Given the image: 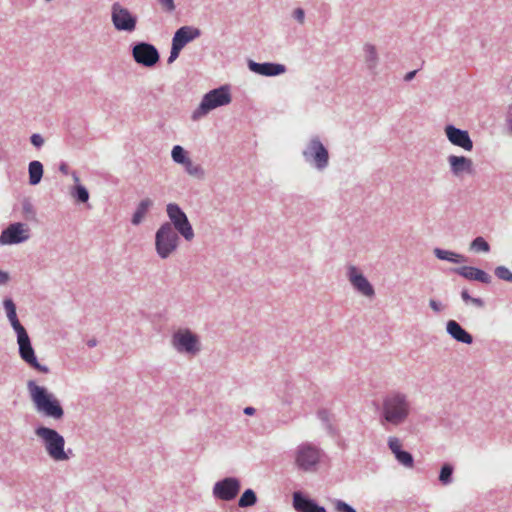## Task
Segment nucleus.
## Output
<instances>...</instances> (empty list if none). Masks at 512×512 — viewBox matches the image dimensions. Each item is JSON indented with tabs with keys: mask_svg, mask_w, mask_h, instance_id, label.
Wrapping results in <instances>:
<instances>
[{
	"mask_svg": "<svg viewBox=\"0 0 512 512\" xmlns=\"http://www.w3.org/2000/svg\"><path fill=\"white\" fill-rule=\"evenodd\" d=\"M152 206H153V201L150 198L142 199L138 203V205L132 215L131 223L135 226L140 225L143 222V220L145 219L149 209Z\"/></svg>",
	"mask_w": 512,
	"mask_h": 512,
	"instance_id": "nucleus-24",
	"label": "nucleus"
},
{
	"mask_svg": "<svg viewBox=\"0 0 512 512\" xmlns=\"http://www.w3.org/2000/svg\"><path fill=\"white\" fill-rule=\"evenodd\" d=\"M399 464L405 468H412L414 466V458L408 451L401 450L394 455Z\"/></svg>",
	"mask_w": 512,
	"mask_h": 512,
	"instance_id": "nucleus-33",
	"label": "nucleus"
},
{
	"mask_svg": "<svg viewBox=\"0 0 512 512\" xmlns=\"http://www.w3.org/2000/svg\"><path fill=\"white\" fill-rule=\"evenodd\" d=\"M326 453L313 442L305 441L298 444L292 452L294 468L301 473L315 474L325 463Z\"/></svg>",
	"mask_w": 512,
	"mask_h": 512,
	"instance_id": "nucleus-2",
	"label": "nucleus"
},
{
	"mask_svg": "<svg viewBox=\"0 0 512 512\" xmlns=\"http://www.w3.org/2000/svg\"><path fill=\"white\" fill-rule=\"evenodd\" d=\"M59 171L63 174H69V168L67 166V164L65 163H62L60 166H59Z\"/></svg>",
	"mask_w": 512,
	"mask_h": 512,
	"instance_id": "nucleus-49",
	"label": "nucleus"
},
{
	"mask_svg": "<svg viewBox=\"0 0 512 512\" xmlns=\"http://www.w3.org/2000/svg\"><path fill=\"white\" fill-rule=\"evenodd\" d=\"M416 73H417V70H413V71L406 73L404 76V80L406 82L411 81L415 77Z\"/></svg>",
	"mask_w": 512,
	"mask_h": 512,
	"instance_id": "nucleus-47",
	"label": "nucleus"
},
{
	"mask_svg": "<svg viewBox=\"0 0 512 512\" xmlns=\"http://www.w3.org/2000/svg\"><path fill=\"white\" fill-rule=\"evenodd\" d=\"M171 158L173 162L182 166L190 159L188 152L180 145L173 146L171 150Z\"/></svg>",
	"mask_w": 512,
	"mask_h": 512,
	"instance_id": "nucleus-31",
	"label": "nucleus"
},
{
	"mask_svg": "<svg viewBox=\"0 0 512 512\" xmlns=\"http://www.w3.org/2000/svg\"><path fill=\"white\" fill-rule=\"evenodd\" d=\"M453 473H454V466L451 463H444L441 466L440 472H439V482L443 486H448L453 482Z\"/></svg>",
	"mask_w": 512,
	"mask_h": 512,
	"instance_id": "nucleus-28",
	"label": "nucleus"
},
{
	"mask_svg": "<svg viewBox=\"0 0 512 512\" xmlns=\"http://www.w3.org/2000/svg\"><path fill=\"white\" fill-rule=\"evenodd\" d=\"M30 142L31 144L36 147V148H41L43 145H44V138L42 137V135L38 134V133H34L31 135L30 137Z\"/></svg>",
	"mask_w": 512,
	"mask_h": 512,
	"instance_id": "nucleus-39",
	"label": "nucleus"
},
{
	"mask_svg": "<svg viewBox=\"0 0 512 512\" xmlns=\"http://www.w3.org/2000/svg\"><path fill=\"white\" fill-rule=\"evenodd\" d=\"M171 346L179 354L196 356L202 350L200 337L189 328H179L171 336Z\"/></svg>",
	"mask_w": 512,
	"mask_h": 512,
	"instance_id": "nucleus-8",
	"label": "nucleus"
},
{
	"mask_svg": "<svg viewBox=\"0 0 512 512\" xmlns=\"http://www.w3.org/2000/svg\"><path fill=\"white\" fill-rule=\"evenodd\" d=\"M447 162L451 174L456 178H464L474 173L473 161L470 158L459 155H449Z\"/></svg>",
	"mask_w": 512,
	"mask_h": 512,
	"instance_id": "nucleus-17",
	"label": "nucleus"
},
{
	"mask_svg": "<svg viewBox=\"0 0 512 512\" xmlns=\"http://www.w3.org/2000/svg\"><path fill=\"white\" fill-rule=\"evenodd\" d=\"M179 235L171 223L164 222L160 225L155 233V251L160 259H168L177 251L180 244Z\"/></svg>",
	"mask_w": 512,
	"mask_h": 512,
	"instance_id": "nucleus-7",
	"label": "nucleus"
},
{
	"mask_svg": "<svg viewBox=\"0 0 512 512\" xmlns=\"http://www.w3.org/2000/svg\"><path fill=\"white\" fill-rule=\"evenodd\" d=\"M162 9L166 12H173L176 8L174 0H158Z\"/></svg>",
	"mask_w": 512,
	"mask_h": 512,
	"instance_id": "nucleus-41",
	"label": "nucleus"
},
{
	"mask_svg": "<svg viewBox=\"0 0 512 512\" xmlns=\"http://www.w3.org/2000/svg\"><path fill=\"white\" fill-rule=\"evenodd\" d=\"M243 412H244L245 415L252 416V415L255 414L256 409L254 407L247 406V407L244 408Z\"/></svg>",
	"mask_w": 512,
	"mask_h": 512,
	"instance_id": "nucleus-48",
	"label": "nucleus"
},
{
	"mask_svg": "<svg viewBox=\"0 0 512 512\" xmlns=\"http://www.w3.org/2000/svg\"><path fill=\"white\" fill-rule=\"evenodd\" d=\"M436 258L443 261H448L455 264H461L467 262V258L464 255L456 252L445 250L441 248H435L433 251Z\"/></svg>",
	"mask_w": 512,
	"mask_h": 512,
	"instance_id": "nucleus-25",
	"label": "nucleus"
},
{
	"mask_svg": "<svg viewBox=\"0 0 512 512\" xmlns=\"http://www.w3.org/2000/svg\"><path fill=\"white\" fill-rule=\"evenodd\" d=\"M387 446L390 451L395 455L402 450V441L396 436H389L387 439Z\"/></svg>",
	"mask_w": 512,
	"mask_h": 512,
	"instance_id": "nucleus-35",
	"label": "nucleus"
},
{
	"mask_svg": "<svg viewBox=\"0 0 512 512\" xmlns=\"http://www.w3.org/2000/svg\"><path fill=\"white\" fill-rule=\"evenodd\" d=\"M111 22L117 31L132 33L137 26V16L119 2H115L111 6Z\"/></svg>",
	"mask_w": 512,
	"mask_h": 512,
	"instance_id": "nucleus-10",
	"label": "nucleus"
},
{
	"mask_svg": "<svg viewBox=\"0 0 512 512\" xmlns=\"http://www.w3.org/2000/svg\"><path fill=\"white\" fill-rule=\"evenodd\" d=\"M71 196L81 203H86L89 200V192L82 184H76L72 188Z\"/></svg>",
	"mask_w": 512,
	"mask_h": 512,
	"instance_id": "nucleus-32",
	"label": "nucleus"
},
{
	"mask_svg": "<svg viewBox=\"0 0 512 512\" xmlns=\"http://www.w3.org/2000/svg\"><path fill=\"white\" fill-rule=\"evenodd\" d=\"M185 172L194 178H197L199 180L203 179L205 177V171L204 169L199 165L195 164L191 159H189L184 165H183Z\"/></svg>",
	"mask_w": 512,
	"mask_h": 512,
	"instance_id": "nucleus-30",
	"label": "nucleus"
},
{
	"mask_svg": "<svg viewBox=\"0 0 512 512\" xmlns=\"http://www.w3.org/2000/svg\"><path fill=\"white\" fill-rule=\"evenodd\" d=\"M16 336L21 359L29 364L32 368L40 372L47 373L49 369L47 366L41 365L38 362L26 329L16 332Z\"/></svg>",
	"mask_w": 512,
	"mask_h": 512,
	"instance_id": "nucleus-12",
	"label": "nucleus"
},
{
	"mask_svg": "<svg viewBox=\"0 0 512 512\" xmlns=\"http://www.w3.org/2000/svg\"><path fill=\"white\" fill-rule=\"evenodd\" d=\"M346 277L352 288L361 296L367 299L375 297V289L363 272L355 265L346 267Z\"/></svg>",
	"mask_w": 512,
	"mask_h": 512,
	"instance_id": "nucleus-11",
	"label": "nucleus"
},
{
	"mask_svg": "<svg viewBox=\"0 0 512 512\" xmlns=\"http://www.w3.org/2000/svg\"><path fill=\"white\" fill-rule=\"evenodd\" d=\"M301 155L304 162L318 172L325 171L330 165L329 150L317 134L306 140Z\"/></svg>",
	"mask_w": 512,
	"mask_h": 512,
	"instance_id": "nucleus-4",
	"label": "nucleus"
},
{
	"mask_svg": "<svg viewBox=\"0 0 512 512\" xmlns=\"http://www.w3.org/2000/svg\"><path fill=\"white\" fill-rule=\"evenodd\" d=\"M446 332L455 341L463 344H472L473 337L456 320H449L446 323Z\"/></svg>",
	"mask_w": 512,
	"mask_h": 512,
	"instance_id": "nucleus-21",
	"label": "nucleus"
},
{
	"mask_svg": "<svg viewBox=\"0 0 512 512\" xmlns=\"http://www.w3.org/2000/svg\"><path fill=\"white\" fill-rule=\"evenodd\" d=\"M87 345L90 347V348H93L97 345V340L95 338L93 339H90L87 341Z\"/></svg>",
	"mask_w": 512,
	"mask_h": 512,
	"instance_id": "nucleus-50",
	"label": "nucleus"
},
{
	"mask_svg": "<svg viewBox=\"0 0 512 512\" xmlns=\"http://www.w3.org/2000/svg\"><path fill=\"white\" fill-rule=\"evenodd\" d=\"M27 389L36 411L45 417L60 420L64 416V410L56 396L44 386L30 380Z\"/></svg>",
	"mask_w": 512,
	"mask_h": 512,
	"instance_id": "nucleus-3",
	"label": "nucleus"
},
{
	"mask_svg": "<svg viewBox=\"0 0 512 512\" xmlns=\"http://www.w3.org/2000/svg\"><path fill=\"white\" fill-rule=\"evenodd\" d=\"M247 66L251 72L266 77L279 76L287 71L285 65L273 62L258 63L253 60H248Z\"/></svg>",
	"mask_w": 512,
	"mask_h": 512,
	"instance_id": "nucleus-18",
	"label": "nucleus"
},
{
	"mask_svg": "<svg viewBox=\"0 0 512 512\" xmlns=\"http://www.w3.org/2000/svg\"><path fill=\"white\" fill-rule=\"evenodd\" d=\"M489 251V244L482 239V252H488Z\"/></svg>",
	"mask_w": 512,
	"mask_h": 512,
	"instance_id": "nucleus-51",
	"label": "nucleus"
},
{
	"mask_svg": "<svg viewBox=\"0 0 512 512\" xmlns=\"http://www.w3.org/2000/svg\"><path fill=\"white\" fill-rule=\"evenodd\" d=\"M444 134L451 145L464 151H471L473 149V141L468 131L457 128L452 124H447L444 127Z\"/></svg>",
	"mask_w": 512,
	"mask_h": 512,
	"instance_id": "nucleus-16",
	"label": "nucleus"
},
{
	"mask_svg": "<svg viewBox=\"0 0 512 512\" xmlns=\"http://www.w3.org/2000/svg\"><path fill=\"white\" fill-rule=\"evenodd\" d=\"M232 101L231 89L229 85H222L212 89L203 95L198 107L193 110L191 119L199 121L207 116L212 110L226 106Z\"/></svg>",
	"mask_w": 512,
	"mask_h": 512,
	"instance_id": "nucleus-5",
	"label": "nucleus"
},
{
	"mask_svg": "<svg viewBox=\"0 0 512 512\" xmlns=\"http://www.w3.org/2000/svg\"><path fill=\"white\" fill-rule=\"evenodd\" d=\"M30 238V228L22 222H15L4 229L0 236V243L14 245L26 242Z\"/></svg>",
	"mask_w": 512,
	"mask_h": 512,
	"instance_id": "nucleus-14",
	"label": "nucleus"
},
{
	"mask_svg": "<svg viewBox=\"0 0 512 512\" xmlns=\"http://www.w3.org/2000/svg\"><path fill=\"white\" fill-rule=\"evenodd\" d=\"M201 31L194 26H182L175 33L172 38V44L183 49L188 43L199 38Z\"/></svg>",
	"mask_w": 512,
	"mask_h": 512,
	"instance_id": "nucleus-19",
	"label": "nucleus"
},
{
	"mask_svg": "<svg viewBox=\"0 0 512 512\" xmlns=\"http://www.w3.org/2000/svg\"><path fill=\"white\" fill-rule=\"evenodd\" d=\"M132 55L138 64L152 67L159 61V53L156 47L146 42H139L132 48Z\"/></svg>",
	"mask_w": 512,
	"mask_h": 512,
	"instance_id": "nucleus-15",
	"label": "nucleus"
},
{
	"mask_svg": "<svg viewBox=\"0 0 512 512\" xmlns=\"http://www.w3.org/2000/svg\"><path fill=\"white\" fill-rule=\"evenodd\" d=\"M167 216L174 231L178 232L186 241H192L195 234L187 215L176 203H169L166 206Z\"/></svg>",
	"mask_w": 512,
	"mask_h": 512,
	"instance_id": "nucleus-9",
	"label": "nucleus"
},
{
	"mask_svg": "<svg viewBox=\"0 0 512 512\" xmlns=\"http://www.w3.org/2000/svg\"><path fill=\"white\" fill-rule=\"evenodd\" d=\"M9 279H10V276H9L8 272H5L0 269V285L7 284Z\"/></svg>",
	"mask_w": 512,
	"mask_h": 512,
	"instance_id": "nucleus-45",
	"label": "nucleus"
},
{
	"mask_svg": "<svg viewBox=\"0 0 512 512\" xmlns=\"http://www.w3.org/2000/svg\"><path fill=\"white\" fill-rule=\"evenodd\" d=\"M495 275L501 280L512 282V272L505 266H498L495 269Z\"/></svg>",
	"mask_w": 512,
	"mask_h": 512,
	"instance_id": "nucleus-36",
	"label": "nucleus"
},
{
	"mask_svg": "<svg viewBox=\"0 0 512 512\" xmlns=\"http://www.w3.org/2000/svg\"><path fill=\"white\" fill-rule=\"evenodd\" d=\"M293 507L297 512H326L315 500L304 496L300 491L293 493Z\"/></svg>",
	"mask_w": 512,
	"mask_h": 512,
	"instance_id": "nucleus-20",
	"label": "nucleus"
},
{
	"mask_svg": "<svg viewBox=\"0 0 512 512\" xmlns=\"http://www.w3.org/2000/svg\"><path fill=\"white\" fill-rule=\"evenodd\" d=\"M461 297L466 304L472 303L476 306H480V299L471 297L467 290H462Z\"/></svg>",
	"mask_w": 512,
	"mask_h": 512,
	"instance_id": "nucleus-38",
	"label": "nucleus"
},
{
	"mask_svg": "<svg viewBox=\"0 0 512 512\" xmlns=\"http://www.w3.org/2000/svg\"><path fill=\"white\" fill-rule=\"evenodd\" d=\"M181 50L182 49H180L179 47L172 44L171 50H170V55L167 60L168 64L173 63L179 57Z\"/></svg>",
	"mask_w": 512,
	"mask_h": 512,
	"instance_id": "nucleus-42",
	"label": "nucleus"
},
{
	"mask_svg": "<svg viewBox=\"0 0 512 512\" xmlns=\"http://www.w3.org/2000/svg\"><path fill=\"white\" fill-rule=\"evenodd\" d=\"M3 307L8 321L10 322L15 333L25 329L17 317L16 305L11 298H5L3 300Z\"/></svg>",
	"mask_w": 512,
	"mask_h": 512,
	"instance_id": "nucleus-23",
	"label": "nucleus"
},
{
	"mask_svg": "<svg viewBox=\"0 0 512 512\" xmlns=\"http://www.w3.org/2000/svg\"><path fill=\"white\" fill-rule=\"evenodd\" d=\"M22 211L28 218H34L35 216V209L32 203L29 200H25L22 203Z\"/></svg>",
	"mask_w": 512,
	"mask_h": 512,
	"instance_id": "nucleus-37",
	"label": "nucleus"
},
{
	"mask_svg": "<svg viewBox=\"0 0 512 512\" xmlns=\"http://www.w3.org/2000/svg\"><path fill=\"white\" fill-rule=\"evenodd\" d=\"M429 306L434 312H441L444 309L442 303L434 299L429 300Z\"/></svg>",
	"mask_w": 512,
	"mask_h": 512,
	"instance_id": "nucleus-44",
	"label": "nucleus"
},
{
	"mask_svg": "<svg viewBox=\"0 0 512 512\" xmlns=\"http://www.w3.org/2000/svg\"><path fill=\"white\" fill-rule=\"evenodd\" d=\"M35 435L41 440L47 455L56 462L69 460V454L65 451V439L55 429L39 426L35 429Z\"/></svg>",
	"mask_w": 512,
	"mask_h": 512,
	"instance_id": "nucleus-6",
	"label": "nucleus"
},
{
	"mask_svg": "<svg viewBox=\"0 0 512 512\" xmlns=\"http://www.w3.org/2000/svg\"><path fill=\"white\" fill-rule=\"evenodd\" d=\"M505 127L512 134V104L508 106L505 114Z\"/></svg>",
	"mask_w": 512,
	"mask_h": 512,
	"instance_id": "nucleus-40",
	"label": "nucleus"
},
{
	"mask_svg": "<svg viewBox=\"0 0 512 512\" xmlns=\"http://www.w3.org/2000/svg\"><path fill=\"white\" fill-rule=\"evenodd\" d=\"M364 63L366 68L373 74L377 72L379 66V56L375 45L365 43L363 46Z\"/></svg>",
	"mask_w": 512,
	"mask_h": 512,
	"instance_id": "nucleus-22",
	"label": "nucleus"
},
{
	"mask_svg": "<svg viewBox=\"0 0 512 512\" xmlns=\"http://www.w3.org/2000/svg\"><path fill=\"white\" fill-rule=\"evenodd\" d=\"M481 277H482V282L487 281L489 278V276L486 273H484L483 271H482Z\"/></svg>",
	"mask_w": 512,
	"mask_h": 512,
	"instance_id": "nucleus-53",
	"label": "nucleus"
},
{
	"mask_svg": "<svg viewBox=\"0 0 512 512\" xmlns=\"http://www.w3.org/2000/svg\"><path fill=\"white\" fill-rule=\"evenodd\" d=\"M334 512H357L350 504L341 499H333Z\"/></svg>",
	"mask_w": 512,
	"mask_h": 512,
	"instance_id": "nucleus-34",
	"label": "nucleus"
},
{
	"mask_svg": "<svg viewBox=\"0 0 512 512\" xmlns=\"http://www.w3.org/2000/svg\"><path fill=\"white\" fill-rule=\"evenodd\" d=\"M71 175H72L73 181H74L76 184H79L80 179H79L78 174H77L76 172H72V173H71Z\"/></svg>",
	"mask_w": 512,
	"mask_h": 512,
	"instance_id": "nucleus-52",
	"label": "nucleus"
},
{
	"mask_svg": "<svg viewBox=\"0 0 512 512\" xmlns=\"http://www.w3.org/2000/svg\"><path fill=\"white\" fill-rule=\"evenodd\" d=\"M293 18L299 22L300 24H303L305 21V12L302 8H296L293 11Z\"/></svg>",
	"mask_w": 512,
	"mask_h": 512,
	"instance_id": "nucleus-43",
	"label": "nucleus"
},
{
	"mask_svg": "<svg viewBox=\"0 0 512 512\" xmlns=\"http://www.w3.org/2000/svg\"><path fill=\"white\" fill-rule=\"evenodd\" d=\"M470 249L475 251V252H479L480 251V236L476 237L471 245H470Z\"/></svg>",
	"mask_w": 512,
	"mask_h": 512,
	"instance_id": "nucleus-46",
	"label": "nucleus"
},
{
	"mask_svg": "<svg viewBox=\"0 0 512 512\" xmlns=\"http://www.w3.org/2000/svg\"><path fill=\"white\" fill-rule=\"evenodd\" d=\"M43 172V165L40 161H31L28 165L29 184L33 186L39 184L43 177Z\"/></svg>",
	"mask_w": 512,
	"mask_h": 512,
	"instance_id": "nucleus-26",
	"label": "nucleus"
},
{
	"mask_svg": "<svg viewBox=\"0 0 512 512\" xmlns=\"http://www.w3.org/2000/svg\"><path fill=\"white\" fill-rule=\"evenodd\" d=\"M257 503V496L254 490L246 489L238 500V506L240 508H248L254 506Z\"/></svg>",
	"mask_w": 512,
	"mask_h": 512,
	"instance_id": "nucleus-29",
	"label": "nucleus"
},
{
	"mask_svg": "<svg viewBox=\"0 0 512 512\" xmlns=\"http://www.w3.org/2000/svg\"><path fill=\"white\" fill-rule=\"evenodd\" d=\"M241 481L237 477H225L214 483L212 488L213 497L221 501H232L239 494Z\"/></svg>",
	"mask_w": 512,
	"mask_h": 512,
	"instance_id": "nucleus-13",
	"label": "nucleus"
},
{
	"mask_svg": "<svg viewBox=\"0 0 512 512\" xmlns=\"http://www.w3.org/2000/svg\"><path fill=\"white\" fill-rule=\"evenodd\" d=\"M452 271L466 279L480 281V269L476 267L461 266L454 268Z\"/></svg>",
	"mask_w": 512,
	"mask_h": 512,
	"instance_id": "nucleus-27",
	"label": "nucleus"
},
{
	"mask_svg": "<svg viewBox=\"0 0 512 512\" xmlns=\"http://www.w3.org/2000/svg\"><path fill=\"white\" fill-rule=\"evenodd\" d=\"M412 411L409 395L401 390H392L382 398L379 422L385 429L397 428L409 420Z\"/></svg>",
	"mask_w": 512,
	"mask_h": 512,
	"instance_id": "nucleus-1",
	"label": "nucleus"
}]
</instances>
